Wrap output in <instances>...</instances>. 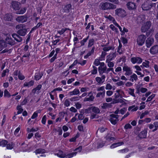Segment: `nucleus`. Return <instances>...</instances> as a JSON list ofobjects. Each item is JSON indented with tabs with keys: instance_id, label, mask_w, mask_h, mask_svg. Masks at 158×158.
<instances>
[{
	"instance_id": "nucleus-1",
	"label": "nucleus",
	"mask_w": 158,
	"mask_h": 158,
	"mask_svg": "<svg viewBox=\"0 0 158 158\" xmlns=\"http://www.w3.org/2000/svg\"><path fill=\"white\" fill-rule=\"evenodd\" d=\"M16 28L17 29H18L17 33L20 36H24L27 34V30L25 28L24 25L19 24L17 25Z\"/></svg>"
},
{
	"instance_id": "nucleus-2",
	"label": "nucleus",
	"mask_w": 158,
	"mask_h": 158,
	"mask_svg": "<svg viewBox=\"0 0 158 158\" xmlns=\"http://www.w3.org/2000/svg\"><path fill=\"white\" fill-rule=\"evenodd\" d=\"M101 8L103 10L114 9L116 8V5L108 2L101 3Z\"/></svg>"
},
{
	"instance_id": "nucleus-3",
	"label": "nucleus",
	"mask_w": 158,
	"mask_h": 158,
	"mask_svg": "<svg viewBox=\"0 0 158 158\" xmlns=\"http://www.w3.org/2000/svg\"><path fill=\"white\" fill-rule=\"evenodd\" d=\"M153 6V3L149 1H146L142 5L141 7L144 10H149Z\"/></svg>"
},
{
	"instance_id": "nucleus-4",
	"label": "nucleus",
	"mask_w": 158,
	"mask_h": 158,
	"mask_svg": "<svg viewBox=\"0 0 158 158\" xmlns=\"http://www.w3.org/2000/svg\"><path fill=\"white\" fill-rule=\"evenodd\" d=\"M152 25V23L150 21H147L142 26L141 31L142 32H145L150 29Z\"/></svg>"
},
{
	"instance_id": "nucleus-5",
	"label": "nucleus",
	"mask_w": 158,
	"mask_h": 158,
	"mask_svg": "<svg viewBox=\"0 0 158 158\" xmlns=\"http://www.w3.org/2000/svg\"><path fill=\"white\" fill-rule=\"evenodd\" d=\"M146 38V36L143 34L138 36L137 39V42L138 45L139 46L143 45L144 43Z\"/></svg>"
},
{
	"instance_id": "nucleus-6",
	"label": "nucleus",
	"mask_w": 158,
	"mask_h": 158,
	"mask_svg": "<svg viewBox=\"0 0 158 158\" xmlns=\"http://www.w3.org/2000/svg\"><path fill=\"white\" fill-rule=\"evenodd\" d=\"M115 14L118 16L123 18L126 15V11L122 8H117L115 10Z\"/></svg>"
},
{
	"instance_id": "nucleus-7",
	"label": "nucleus",
	"mask_w": 158,
	"mask_h": 158,
	"mask_svg": "<svg viewBox=\"0 0 158 158\" xmlns=\"http://www.w3.org/2000/svg\"><path fill=\"white\" fill-rule=\"evenodd\" d=\"M72 6L70 3H67L62 6V12L63 13H69L72 9Z\"/></svg>"
},
{
	"instance_id": "nucleus-8",
	"label": "nucleus",
	"mask_w": 158,
	"mask_h": 158,
	"mask_svg": "<svg viewBox=\"0 0 158 158\" xmlns=\"http://www.w3.org/2000/svg\"><path fill=\"white\" fill-rule=\"evenodd\" d=\"M19 23H24L27 21V17L26 15L18 16L15 19Z\"/></svg>"
},
{
	"instance_id": "nucleus-9",
	"label": "nucleus",
	"mask_w": 158,
	"mask_h": 158,
	"mask_svg": "<svg viewBox=\"0 0 158 158\" xmlns=\"http://www.w3.org/2000/svg\"><path fill=\"white\" fill-rule=\"evenodd\" d=\"M4 19L6 21L13 22L14 16L12 13L6 14L4 16Z\"/></svg>"
},
{
	"instance_id": "nucleus-10",
	"label": "nucleus",
	"mask_w": 158,
	"mask_h": 158,
	"mask_svg": "<svg viewBox=\"0 0 158 158\" xmlns=\"http://www.w3.org/2000/svg\"><path fill=\"white\" fill-rule=\"evenodd\" d=\"M20 3L15 1H13L11 2V5L12 8L15 10H19L20 8Z\"/></svg>"
},
{
	"instance_id": "nucleus-11",
	"label": "nucleus",
	"mask_w": 158,
	"mask_h": 158,
	"mask_svg": "<svg viewBox=\"0 0 158 158\" xmlns=\"http://www.w3.org/2000/svg\"><path fill=\"white\" fill-rule=\"evenodd\" d=\"M127 6L128 9L130 10H134L136 8V4L131 1L128 2L127 4Z\"/></svg>"
},
{
	"instance_id": "nucleus-12",
	"label": "nucleus",
	"mask_w": 158,
	"mask_h": 158,
	"mask_svg": "<svg viewBox=\"0 0 158 158\" xmlns=\"http://www.w3.org/2000/svg\"><path fill=\"white\" fill-rule=\"evenodd\" d=\"M117 55V54L116 52L110 53L106 56V61L113 60L116 57Z\"/></svg>"
},
{
	"instance_id": "nucleus-13",
	"label": "nucleus",
	"mask_w": 158,
	"mask_h": 158,
	"mask_svg": "<svg viewBox=\"0 0 158 158\" xmlns=\"http://www.w3.org/2000/svg\"><path fill=\"white\" fill-rule=\"evenodd\" d=\"M88 96L89 97H86L84 99V102H92L94 101V97L93 96V94L92 92H90L88 94Z\"/></svg>"
},
{
	"instance_id": "nucleus-14",
	"label": "nucleus",
	"mask_w": 158,
	"mask_h": 158,
	"mask_svg": "<svg viewBox=\"0 0 158 158\" xmlns=\"http://www.w3.org/2000/svg\"><path fill=\"white\" fill-rule=\"evenodd\" d=\"M147 132L148 129L145 128L139 134L138 136L141 139H145L147 137Z\"/></svg>"
},
{
	"instance_id": "nucleus-15",
	"label": "nucleus",
	"mask_w": 158,
	"mask_h": 158,
	"mask_svg": "<svg viewBox=\"0 0 158 158\" xmlns=\"http://www.w3.org/2000/svg\"><path fill=\"white\" fill-rule=\"evenodd\" d=\"M154 42V39L152 37H148L146 41V45L147 48H149Z\"/></svg>"
},
{
	"instance_id": "nucleus-16",
	"label": "nucleus",
	"mask_w": 158,
	"mask_h": 158,
	"mask_svg": "<svg viewBox=\"0 0 158 158\" xmlns=\"http://www.w3.org/2000/svg\"><path fill=\"white\" fill-rule=\"evenodd\" d=\"M44 73L43 72H40L39 71L38 72L35 73L34 76V79L36 81H38L41 79Z\"/></svg>"
},
{
	"instance_id": "nucleus-17",
	"label": "nucleus",
	"mask_w": 158,
	"mask_h": 158,
	"mask_svg": "<svg viewBox=\"0 0 158 158\" xmlns=\"http://www.w3.org/2000/svg\"><path fill=\"white\" fill-rule=\"evenodd\" d=\"M12 36L17 42H20L22 41V38L18 34L13 33L12 35Z\"/></svg>"
},
{
	"instance_id": "nucleus-18",
	"label": "nucleus",
	"mask_w": 158,
	"mask_h": 158,
	"mask_svg": "<svg viewBox=\"0 0 158 158\" xmlns=\"http://www.w3.org/2000/svg\"><path fill=\"white\" fill-rule=\"evenodd\" d=\"M150 52L152 54H155L158 52V45H155L152 47L150 50Z\"/></svg>"
},
{
	"instance_id": "nucleus-19",
	"label": "nucleus",
	"mask_w": 158,
	"mask_h": 158,
	"mask_svg": "<svg viewBox=\"0 0 158 158\" xmlns=\"http://www.w3.org/2000/svg\"><path fill=\"white\" fill-rule=\"evenodd\" d=\"M112 135L110 133H108L106 136L105 137V139L108 142H110L111 141H114L115 139V137H112Z\"/></svg>"
},
{
	"instance_id": "nucleus-20",
	"label": "nucleus",
	"mask_w": 158,
	"mask_h": 158,
	"mask_svg": "<svg viewBox=\"0 0 158 158\" xmlns=\"http://www.w3.org/2000/svg\"><path fill=\"white\" fill-rule=\"evenodd\" d=\"M124 143L123 142H119L117 143H115L111 144L110 146V148L112 149L115 148L117 147L120 146L124 144Z\"/></svg>"
},
{
	"instance_id": "nucleus-21",
	"label": "nucleus",
	"mask_w": 158,
	"mask_h": 158,
	"mask_svg": "<svg viewBox=\"0 0 158 158\" xmlns=\"http://www.w3.org/2000/svg\"><path fill=\"white\" fill-rule=\"evenodd\" d=\"M34 84V81L31 80L28 82H25L24 83L23 86V87H30L33 85Z\"/></svg>"
},
{
	"instance_id": "nucleus-22",
	"label": "nucleus",
	"mask_w": 158,
	"mask_h": 158,
	"mask_svg": "<svg viewBox=\"0 0 158 158\" xmlns=\"http://www.w3.org/2000/svg\"><path fill=\"white\" fill-rule=\"evenodd\" d=\"M106 66L104 67H98V71L99 75H101L104 73H106Z\"/></svg>"
},
{
	"instance_id": "nucleus-23",
	"label": "nucleus",
	"mask_w": 158,
	"mask_h": 158,
	"mask_svg": "<svg viewBox=\"0 0 158 158\" xmlns=\"http://www.w3.org/2000/svg\"><path fill=\"white\" fill-rule=\"evenodd\" d=\"M56 154V155L59 157L64 158L65 156V154L61 150H58Z\"/></svg>"
},
{
	"instance_id": "nucleus-24",
	"label": "nucleus",
	"mask_w": 158,
	"mask_h": 158,
	"mask_svg": "<svg viewBox=\"0 0 158 158\" xmlns=\"http://www.w3.org/2000/svg\"><path fill=\"white\" fill-rule=\"evenodd\" d=\"M6 40L7 43L9 45L12 46L15 44V42L11 37H8L6 38Z\"/></svg>"
},
{
	"instance_id": "nucleus-25",
	"label": "nucleus",
	"mask_w": 158,
	"mask_h": 158,
	"mask_svg": "<svg viewBox=\"0 0 158 158\" xmlns=\"http://www.w3.org/2000/svg\"><path fill=\"white\" fill-rule=\"evenodd\" d=\"M36 155L40 154H43L46 152L45 149L43 148H38L36 149L34 152Z\"/></svg>"
},
{
	"instance_id": "nucleus-26",
	"label": "nucleus",
	"mask_w": 158,
	"mask_h": 158,
	"mask_svg": "<svg viewBox=\"0 0 158 158\" xmlns=\"http://www.w3.org/2000/svg\"><path fill=\"white\" fill-rule=\"evenodd\" d=\"M77 153V152H73L72 153H68L66 155L65 154V158H71L74 156H76Z\"/></svg>"
},
{
	"instance_id": "nucleus-27",
	"label": "nucleus",
	"mask_w": 158,
	"mask_h": 158,
	"mask_svg": "<svg viewBox=\"0 0 158 158\" xmlns=\"http://www.w3.org/2000/svg\"><path fill=\"white\" fill-rule=\"evenodd\" d=\"M14 145L15 143L12 142L7 143L6 146V149L8 150H11L14 148Z\"/></svg>"
},
{
	"instance_id": "nucleus-28",
	"label": "nucleus",
	"mask_w": 158,
	"mask_h": 158,
	"mask_svg": "<svg viewBox=\"0 0 158 158\" xmlns=\"http://www.w3.org/2000/svg\"><path fill=\"white\" fill-rule=\"evenodd\" d=\"M80 93L79 90L77 89H74L72 91L70 92L69 93V95L71 96L73 95H77Z\"/></svg>"
},
{
	"instance_id": "nucleus-29",
	"label": "nucleus",
	"mask_w": 158,
	"mask_h": 158,
	"mask_svg": "<svg viewBox=\"0 0 158 158\" xmlns=\"http://www.w3.org/2000/svg\"><path fill=\"white\" fill-rule=\"evenodd\" d=\"M8 143V141L4 139L0 140V146L2 147H6V144Z\"/></svg>"
},
{
	"instance_id": "nucleus-30",
	"label": "nucleus",
	"mask_w": 158,
	"mask_h": 158,
	"mask_svg": "<svg viewBox=\"0 0 158 158\" xmlns=\"http://www.w3.org/2000/svg\"><path fill=\"white\" fill-rule=\"evenodd\" d=\"M130 79L129 80L132 82H134V81H136L138 80V77L135 73L133 74L130 76Z\"/></svg>"
},
{
	"instance_id": "nucleus-31",
	"label": "nucleus",
	"mask_w": 158,
	"mask_h": 158,
	"mask_svg": "<svg viewBox=\"0 0 158 158\" xmlns=\"http://www.w3.org/2000/svg\"><path fill=\"white\" fill-rule=\"evenodd\" d=\"M16 109L18 111L16 115H18L22 113L23 110L22 108L21 105H18Z\"/></svg>"
},
{
	"instance_id": "nucleus-32",
	"label": "nucleus",
	"mask_w": 158,
	"mask_h": 158,
	"mask_svg": "<svg viewBox=\"0 0 158 158\" xmlns=\"http://www.w3.org/2000/svg\"><path fill=\"white\" fill-rule=\"evenodd\" d=\"M92 110L93 112L95 113L99 114L100 113V110L98 107L94 106H92Z\"/></svg>"
},
{
	"instance_id": "nucleus-33",
	"label": "nucleus",
	"mask_w": 158,
	"mask_h": 158,
	"mask_svg": "<svg viewBox=\"0 0 158 158\" xmlns=\"http://www.w3.org/2000/svg\"><path fill=\"white\" fill-rule=\"evenodd\" d=\"M94 40L93 38L90 39L88 43V47L90 48L94 45Z\"/></svg>"
},
{
	"instance_id": "nucleus-34",
	"label": "nucleus",
	"mask_w": 158,
	"mask_h": 158,
	"mask_svg": "<svg viewBox=\"0 0 158 158\" xmlns=\"http://www.w3.org/2000/svg\"><path fill=\"white\" fill-rule=\"evenodd\" d=\"M69 30L70 29L69 28H63L60 30L58 31L57 33H58L60 35H62L66 31Z\"/></svg>"
},
{
	"instance_id": "nucleus-35",
	"label": "nucleus",
	"mask_w": 158,
	"mask_h": 158,
	"mask_svg": "<svg viewBox=\"0 0 158 158\" xmlns=\"http://www.w3.org/2000/svg\"><path fill=\"white\" fill-rule=\"evenodd\" d=\"M26 8H22L20 10H18V11L16 12L17 14H23L24 13L26 10Z\"/></svg>"
},
{
	"instance_id": "nucleus-36",
	"label": "nucleus",
	"mask_w": 158,
	"mask_h": 158,
	"mask_svg": "<svg viewBox=\"0 0 158 158\" xmlns=\"http://www.w3.org/2000/svg\"><path fill=\"white\" fill-rule=\"evenodd\" d=\"M106 53L105 52L102 51V52L101 55L99 57L100 61L105 60V57L106 55Z\"/></svg>"
},
{
	"instance_id": "nucleus-37",
	"label": "nucleus",
	"mask_w": 158,
	"mask_h": 158,
	"mask_svg": "<svg viewBox=\"0 0 158 158\" xmlns=\"http://www.w3.org/2000/svg\"><path fill=\"white\" fill-rule=\"evenodd\" d=\"M118 42L119 43V45L118 47L117 52L119 54L121 55L122 54V52H120V50L122 48V44L121 43L119 39H118Z\"/></svg>"
},
{
	"instance_id": "nucleus-38",
	"label": "nucleus",
	"mask_w": 158,
	"mask_h": 158,
	"mask_svg": "<svg viewBox=\"0 0 158 158\" xmlns=\"http://www.w3.org/2000/svg\"><path fill=\"white\" fill-rule=\"evenodd\" d=\"M40 111L39 110H37L33 113L32 116H31V118L34 119L37 117L38 116V113H40Z\"/></svg>"
},
{
	"instance_id": "nucleus-39",
	"label": "nucleus",
	"mask_w": 158,
	"mask_h": 158,
	"mask_svg": "<svg viewBox=\"0 0 158 158\" xmlns=\"http://www.w3.org/2000/svg\"><path fill=\"white\" fill-rule=\"evenodd\" d=\"M6 47V42L3 40H0V47L4 48Z\"/></svg>"
},
{
	"instance_id": "nucleus-40",
	"label": "nucleus",
	"mask_w": 158,
	"mask_h": 158,
	"mask_svg": "<svg viewBox=\"0 0 158 158\" xmlns=\"http://www.w3.org/2000/svg\"><path fill=\"white\" fill-rule=\"evenodd\" d=\"M111 106L110 103H103V105L101 106V107L103 109H105L107 108L110 107Z\"/></svg>"
},
{
	"instance_id": "nucleus-41",
	"label": "nucleus",
	"mask_w": 158,
	"mask_h": 158,
	"mask_svg": "<svg viewBox=\"0 0 158 158\" xmlns=\"http://www.w3.org/2000/svg\"><path fill=\"white\" fill-rule=\"evenodd\" d=\"M89 37V35H88L86 37L84 38L83 40L80 41L81 46H83L85 45V43L86 42Z\"/></svg>"
},
{
	"instance_id": "nucleus-42",
	"label": "nucleus",
	"mask_w": 158,
	"mask_h": 158,
	"mask_svg": "<svg viewBox=\"0 0 158 158\" xmlns=\"http://www.w3.org/2000/svg\"><path fill=\"white\" fill-rule=\"evenodd\" d=\"M105 90H104V91H102V92H100L96 94V97L97 98H99L101 96L102 97H103L105 95Z\"/></svg>"
},
{
	"instance_id": "nucleus-43",
	"label": "nucleus",
	"mask_w": 158,
	"mask_h": 158,
	"mask_svg": "<svg viewBox=\"0 0 158 158\" xmlns=\"http://www.w3.org/2000/svg\"><path fill=\"white\" fill-rule=\"evenodd\" d=\"M109 120L112 124L115 125L117 123L118 120V119H114V118L113 119L112 118H110Z\"/></svg>"
},
{
	"instance_id": "nucleus-44",
	"label": "nucleus",
	"mask_w": 158,
	"mask_h": 158,
	"mask_svg": "<svg viewBox=\"0 0 158 158\" xmlns=\"http://www.w3.org/2000/svg\"><path fill=\"white\" fill-rule=\"evenodd\" d=\"M11 96V95L10 93L6 89H5L4 91V97L5 98H10Z\"/></svg>"
},
{
	"instance_id": "nucleus-45",
	"label": "nucleus",
	"mask_w": 158,
	"mask_h": 158,
	"mask_svg": "<svg viewBox=\"0 0 158 158\" xmlns=\"http://www.w3.org/2000/svg\"><path fill=\"white\" fill-rule=\"evenodd\" d=\"M128 89L129 90L128 92L129 94L132 96L135 97V96L134 94V89L130 88H129Z\"/></svg>"
},
{
	"instance_id": "nucleus-46",
	"label": "nucleus",
	"mask_w": 158,
	"mask_h": 158,
	"mask_svg": "<svg viewBox=\"0 0 158 158\" xmlns=\"http://www.w3.org/2000/svg\"><path fill=\"white\" fill-rule=\"evenodd\" d=\"M18 77L19 80L22 81L24 80L25 78V76L22 75L20 71H19L18 72Z\"/></svg>"
},
{
	"instance_id": "nucleus-47",
	"label": "nucleus",
	"mask_w": 158,
	"mask_h": 158,
	"mask_svg": "<svg viewBox=\"0 0 158 158\" xmlns=\"http://www.w3.org/2000/svg\"><path fill=\"white\" fill-rule=\"evenodd\" d=\"M132 109L131 110V111H135L138 110V108L137 106L135 107V105H133L131 106H129L128 107V110H129Z\"/></svg>"
},
{
	"instance_id": "nucleus-48",
	"label": "nucleus",
	"mask_w": 158,
	"mask_h": 158,
	"mask_svg": "<svg viewBox=\"0 0 158 158\" xmlns=\"http://www.w3.org/2000/svg\"><path fill=\"white\" fill-rule=\"evenodd\" d=\"M92 67L93 69L91 70V74L93 75H95L97 73V68L95 66L93 65Z\"/></svg>"
},
{
	"instance_id": "nucleus-49",
	"label": "nucleus",
	"mask_w": 158,
	"mask_h": 158,
	"mask_svg": "<svg viewBox=\"0 0 158 158\" xmlns=\"http://www.w3.org/2000/svg\"><path fill=\"white\" fill-rule=\"evenodd\" d=\"M35 137L38 141H40V138L41 137V135L39 132H37L35 134Z\"/></svg>"
},
{
	"instance_id": "nucleus-50",
	"label": "nucleus",
	"mask_w": 158,
	"mask_h": 158,
	"mask_svg": "<svg viewBox=\"0 0 158 158\" xmlns=\"http://www.w3.org/2000/svg\"><path fill=\"white\" fill-rule=\"evenodd\" d=\"M30 52H27V53L25 54L21 58V60L22 61H25L23 60V58L24 57H27L29 58L30 56Z\"/></svg>"
},
{
	"instance_id": "nucleus-51",
	"label": "nucleus",
	"mask_w": 158,
	"mask_h": 158,
	"mask_svg": "<svg viewBox=\"0 0 158 158\" xmlns=\"http://www.w3.org/2000/svg\"><path fill=\"white\" fill-rule=\"evenodd\" d=\"M114 48H113L112 46H109L107 47H104L103 48V50L104 52H108L110 50H113Z\"/></svg>"
},
{
	"instance_id": "nucleus-52",
	"label": "nucleus",
	"mask_w": 158,
	"mask_h": 158,
	"mask_svg": "<svg viewBox=\"0 0 158 158\" xmlns=\"http://www.w3.org/2000/svg\"><path fill=\"white\" fill-rule=\"evenodd\" d=\"M100 60L99 58V59L96 58L93 64L96 66H98L100 64Z\"/></svg>"
},
{
	"instance_id": "nucleus-53",
	"label": "nucleus",
	"mask_w": 158,
	"mask_h": 158,
	"mask_svg": "<svg viewBox=\"0 0 158 158\" xmlns=\"http://www.w3.org/2000/svg\"><path fill=\"white\" fill-rule=\"evenodd\" d=\"M111 61H107L106 62L107 63V65L109 68H113L114 65V63Z\"/></svg>"
},
{
	"instance_id": "nucleus-54",
	"label": "nucleus",
	"mask_w": 158,
	"mask_h": 158,
	"mask_svg": "<svg viewBox=\"0 0 158 158\" xmlns=\"http://www.w3.org/2000/svg\"><path fill=\"white\" fill-rule=\"evenodd\" d=\"M95 49V47L93 46L92 47V49L90 51H89L88 52L87 54L89 56H90L92 54H93L94 52V50Z\"/></svg>"
},
{
	"instance_id": "nucleus-55",
	"label": "nucleus",
	"mask_w": 158,
	"mask_h": 158,
	"mask_svg": "<svg viewBox=\"0 0 158 158\" xmlns=\"http://www.w3.org/2000/svg\"><path fill=\"white\" fill-rule=\"evenodd\" d=\"M105 143L103 141H102V142L98 143V148H100L102 147L105 145Z\"/></svg>"
},
{
	"instance_id": "nucleus-56",
	"label": "nucleus",
	"mask_w": 158,
	"mask_h": 158,
	"mask_svg": "<svg viewBox=\"0 0 158 158\" xmlns=\"http://www.w3.org/2000/svg\"><path fill=\"white\" fill-rule=\"evenodd\" d=\"M149 62L148 61H146V62H143L142 64V65L145 68H148L149 67Z\"/></svg>"
},
{
	"instance_id": "nucleus-57",
	"label": "nucleus",
	"mask_w": 158,
	"mask_h": 158,
	"mask_svg": "<svg viewBox=\"0 0 158 158\" xmlns=\"http://www.w3.org/2000/svg\"><path fill=\"white\" fill-rule=\"evenodd\" d=\"M16 23H16L15 22H11V23H10V22L7 23H6V24L9 26L11 27H14L16 25Z\"/></svg>"
},
{
	"instance_id": "nucleus-58",
	"label": "nucleus",
	"mask_w": 158,
	"mask_h": 158,
	"mask_svg": "<svg viewBox=\"0 0 158 158\" xmlns=\"http://www.w3.org/2000/svg\"><path fill=\"white\" fill-rule=\"evenodd\" d=\"M155 94H152L151 95L148 97L146 102H148L151 101L152 99L155 96Z\"/></svg>"
},
{
	"instance_id": "nucleus-59",
	"label": "nucleus",
	"mask_w": 158,
	"mask_h": 158,
	"mask_svg": "<svg viewBox=\"0 0 158 158\" xmlns=\"http://www.w3.org/2000/svg\"><path fill=\"white\" fill-rule=\"evenodd\" d=\"M110 118H115L116 119H118L119 116L117 114H111L110 115Z\"/></svg>"
},
{
	"instance_id": "nucleus-60",
	"label": "nucleus",
	"mask_w": 158,
	"mask_h": 158,
	"mask_svg": "<svg viewBox=\"0 0 158 158\" xmlns=\"http://www.w3.org/2000/svg\"><path fill=\"white\" fill-rule=\"evenodd\" d=\"M96 81L98 83H103L104 82V81H102V78L98 77H97L95 78Z\"/></svg>"
},
{
	"instance_id": "nucleus-61",
	"label": "nucleus",
	"mask_w": 158,
	"mask_h": 158,
	"mask_svg": "<svg viewBox=\"0 0 158 158\" xmlns=\"http://www.w3.org/2000/svg\"><path fill=\"white\" fill-rule=\"evenodd\" d=\"M28 100L27 97L25 98L24 100L21 102L20 105L21 106L25 105L27 103Z\"/></svg>"
},
{
	"instance_id": "nucleus-62",
	"label": "nucleus",
	"mask_w": 158,
	"mask_h": 158,
	"mask_svg": "<svg viewBox=\"0 0 158 158\" xmlns=\"http://www.w3.org/2000/svg\"><path fill=\"white\" fill-rule=\"evenodd\" d=\"M127 110V109L126 108L123 107L120 110V113L121 114L123 115L125 113Z\"/></svg>"
},
{
	"instance_id": "nucleus-63",
	"label": "nucleus",
	"mask_w": 158,
	"mask_h": 158,
	"mask_svg": "<svg viewBox=\"0 0 158 158\" xmlns=\"http://www.w3.org/2000/svg\"><path fill=\"white\" fill-rule=\"evenodd\" d=\"M131 69L130 67L127 66H124L123 67V72H128Z\"/></svg>"
},
{
	"instance_id": "nucleus-64",
	"label": "nucleus",
	"mask_w": 158,
	"mask_h": 158,
	"mask_svg": "<svg viewBox=\"0 0 158 158\" xmlns=\"http://www.w3.org/2000/svg\"><path fill=\"white\" fill-rule=\"evenodd\" d=\"M47 120V118L46 115H44L42 118L41 120L42 123L44 125L45 124Z\"/></svg>"
}]
</instances>
